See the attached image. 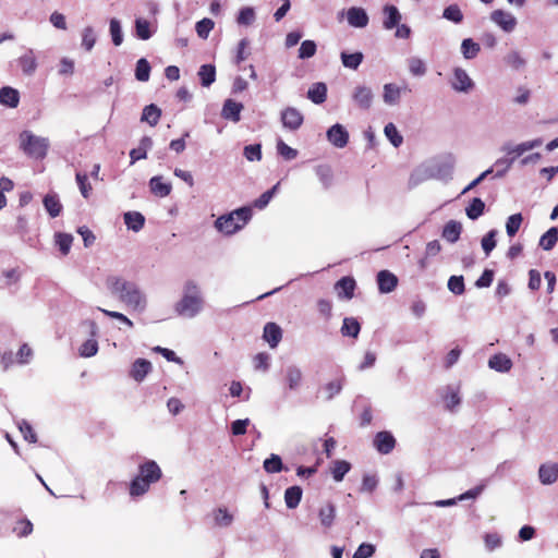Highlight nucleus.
Segmentation results:
<instances>
[{
	"mask_svg": "<svg viewBox=\"0 0 558 558\" xmlns=\"http://www.w3.org/2000/svg\"><path fill=\"white\" fill-rule=\"evenodd\" d=\"M107 286L112 294L117 295L121 302L133 311L142 313L145 310V295L134 282L111 276L107 279Z\"/></svg>",
	"mask_w": 558,
	"mask_h": 558,
	"instance_id": "f257e3e1",
	"label": "nucleus"
},
{
	"mask_svg": "<svg viewBox=\"0 0 558 558\" xmlns=\"http://www.w3.org/2000/svg\"><path fill=\"white\" fill-rule=\"evenodd\" d=\"M162 476L161 469L154 460H147L138 466V474L130 483V495L140 497L149 490L151 484Z\"/></svg>",
	"mask_w": 558,
	"mask_h": 558,
	"instance_id": "f03ea898",
	"label": "nucleus"
},
{
	"mask_svg": "<svg viewBox=\"0 0 558 558\" xmlns=\"http://www.w3.org/2000/svg\"><path fill=\"white\" fill-rule=\"evenodd\" d=\"M252 218V208L244 206L238 208L230 214L220 216L215 221V227L218 231L232 235L241 230Z\"/></svg>",
	"mask_w": 558,
	"mask_h": 558,
	"instance_id": "7ed1b4c3",
	"label": "nucleus"
},
{
	"mask_svg": "<svg viewBox=\"0 0 558 558\" xmlns=\"http://www.w3.org/2000/svg\"><path fill=\"white\" fill-rule=\"evenodd\" d=\"M202 303L197 286L189 281L185 284L183 298L175 305V311L181 316L193 317L201 311Z\"/></svg>",
	"mask_w": 558,
	"mask_h": 558,
	"instance_id": "20e7f679",
	"label": "nucleus"
},
{
	"mask_svg": "<svg viewBox=\"0 0 558 558\" xmlns=\"http://www.w3.org/2000/svg\"><path fill=\"white\" fill-rule=\"evenodd\" d=\"M20 147L31 158L44 159L47 155L49 143L45 137L36 136L29 131L20 134Z\"/></svg>",
	"mask_w": 558,
	"mask_h": 558,
	"instance_id": "39448f33",
	"label": "nucleus"
},
{
	"mask_svg": "<svg viewBox=\"0 0 558 558\" xmlns=\"http://www.w3.org/2000/svg\"><path fill=\"white\" fill-rule=\"evenodd\" d=\"M304 121L303 114L294 107H287L281 112V122L290 131L299 130Z\"/></svg>",
	"mask_w": 558,
	"mask_h": 558,
	"instance_id": "423d86ee",
	"label": "nucleus"
},
{
	"mask_svg": "<svg viewBox=\"0 0 558 558\" xmlns=\"http://www.w3.org/2000/svg\"><path fill=\"white\" fill-rule=\"evenodd\" d=\"M327 138L335 147L343 148L349 142V133L343 125L337 123L327 131Z\"/></svg>",
	"mask_w": 558,
	"mask_h": 558,
	"instance_id": "0eeeda50",
	"label": "nucleus"
},
{
	"mask_svg": "<svg viewBox=\"0 0 558 558\" xmlns=\"http://www.w3.org/2000/svg\"><path fill=\"white\" fill-rule=\"evenodd\" d=\"M490 19L493 22H495L498 26H500L505 32H512L517 25L515 17L509 13L505 12L502 10H495L490 14Z\"/></svg>",
	"mask_w": 558,
	"mask_h": 558,
	"instance_id": "6e6552de",
	"label": "nucleus"
},
{
	"mask_svg": "<svg viewBox=\"0 0 558 558\" xmlns=\"http://www.w3.org/2000/svg\"><path fill=\"white\" fill-rule=\"evenodd\" d=\"M355 288L356 282L352 277H342L335 283V290L339 299L351 300Z\"/></svg>",
	"mask_w": 558,
	"mask_h": 558,
	"instance_id": "1a4fd4ad",
	"label": "nucleus"
},
{
	"mask_svg": "<svg viewBox=\"0 0 558 558\" xmlns=\"http://www.w3.org/2000/svg\"><path fill=\"white\" fill-rule=\"evenodd\" d=\"M375 448L383 454L391 452L396 446V439L389 432H379L374 438Z\"/></svg>",
	"mask_w": 558,
	"mask_h": 558,
	"instance_id": "9d476101",
	"label": "nucleus"
},
{
	"mask_svg": "<svg viewBox=\"0 0 558 558\" xmlns=\"http://www.w3.org/2000/svg\"><path fill=\"white\" fill-rule=\"evenodd\" d=\"M373 92L367 86H356L353 93V100L359 106V108L363 110H367L371 108L373 102Z\"/></svg>",
	"mask_w": 558,
	"mask_h": 558,
	"instance_id": "9b49d317",
	"label": "nucleus"
},
{
	"mask_svg": "<svg viewBox=\"0 0 558 558\" xmlns=\"http://www.w3.org/2000/svg\"><path fill=\"white\" fill-rule=\"evenodd\" d=\"M377 283L381 293H389L396 289L398 278L389 270H380L377 274Z\"/></svg>",
	"mask_w": 558,
	"mask_h": 558,
	"instance_id": "f8f14e48",
	"label": "nucleus"
},
{
	"mask_svg": "<svg viewBox=\"0 0 558 558\" xmlns=\"http://www.w3.org/2000/svg\"><path fill=\"white\" fill-rule=\"evenodd\" d=\"M16 62L25 75L34 74L37 69V58L32 49L26 50Z\"/></svg>",
	"mask_w": 558,
	"mask_h": 558,
	"instance_id": "ddd939ff",
	"label": "nucleus"
},
{
	"mask_svg": "<svg viewBox=\"0 0 558 558\" xmlns=\"http://www.w3.org/2000/svg\"><path fill=\"white\" fill-rule=\"evenodd\" d=\"M348 23L353 27L363 28L368 24V15L362 8L352 7L347 12Z\"/></svg>",
	"mask_w": 558,
	"mask_h": 558,
	"instance_id": "4468645a",
	"label": "nucleus"
},
{
	"mask_svg": "<svg viewBox=\"0 0 558 558\" xmlns=\"http://www.w3.org/2000/svg\"><path fill=\"white\" fill-rule=\"evenodd\" d=\"M242 110L243 105L241 102H236L233 99H227L223 104L221 116L227 120L239 122Z\"/></svg>",
	"mask_w": 558,
	"mask_h": 558,
	"instance_id": "2eb2a0df",
	"label": "nucleus"
},
{
	"mask_svg": "<svg viewBox=\"0 0 558 558\" xmlns=\"http://www.w3.org/2000/svg\"><path fill=\"white\" fill-rule=\"evenodd\" d=\"M385 14V20L383 22V26L385 29H392L400 24L402 19L397 7L392 4H386L383 9Z\"/></svg>",
	"mask_w": 558,
	"mask_h": 558,
	"instance_id": "dca6fc26",
	"label": "nucleus"
},
{
	"mask_svg": "<svg viewBox=\"0 0 558 558\" xmlns=\"http://www.w3.org/2000/svg\"><path fill=\"white\" fill-rule=\"evenodd\" d=\"M539 481L544 485H549L558 480V464L557 463H545L539 466L538 470Z\"/></svg>",
	"mask_w": 558,
	"mask_h": 558,
	"instance_id": "f3484780",
	"label": "nucleus"
},
{
	"mask_svg": "<svg viewBox=\"0 0 558 558\" xmlns=\"http://www.w3.org/2000/svg\"><path fill=\"white\" fill-rule=\"evenodd\" d=\"M151 371V363L145 359H137L130 371V376L141 383L146 375Z\"/></svg>",
	"mask_w": 558,
	"mask_h": 558,
	"instance_id": "a211bd4d",
	"label": "nucleus"
},
{
	"mask_svg": "<svg viewBox=\"0 0 558 558\" xmlns=\"http://www.w3.org/2000/svg\"><path fill=\"white\" fill-rule=\"evenodd\" d=\"M318 518L322 526L330 529L336 519V507L332 502L328 501L323 505L318 510Z\"/></svg>",
	"mask_w": 558,
	"mask_h": 558,
	"instance_id": "6ab92c4d",
	"label": "nucleus"
},
{
	"mask_svg": "<svg viewBox=\"0 0 558 558\" xmlns=\"http://www.w3.org/2000/svg\"><path fill=\"white\" fill-rule=\"evenodd\" d=\"M282 330L276 323H267L264 327V339L271 348H276L281 341Z\"/></svg>",
	"mask_w": 558,
	"mask_h": 558,
	"instance_id": "aec40b11",
	"label": "nucleus"
},
{
	"mask_svg": "<svg viewBox=\"0 0 558 558\" xmlns=\"http://www.w3.org/2000/svg\"><path fill=\"white\" fill-rule=\"evenodd\" d=\"M150 192L158 197H166L171 193L170 183L163 182L162 177L156 175L149 180Z\"/></svg>",
	"mask_w": 558,
	"mask_h": 558,
	"instance_id": "412c9836",
	"label": "nucleus"
},
{
	"mask_svg": "<svg viewBox=\"0 0 558 558\" xmlns=\"http://www.w3.org/2000/svg\"><path fill=\"white\" fill-rule=\"evenodd\" d=\"M20 102V94L15 88L5 86L0 88V104L10 108H16Z\"/></svg>",
	"mask_w": 558,
	"mask_h": 558,
	"instance_id": "4be33fe9",
	"label": "nucleus"
},
{
	"mask_svg": "<svg viewBox=\"0 0 558 558\" xmlns=\"http://www.w3.org/2000/svg\"><path fill=\"white\" fill-rule=\"evenodd\" d=\"M303 490L300 486L288 487L284 492V502L287 508L295 509L301 502Z\"/></svg>",
	"mask_w": 558,
	"mask_h": 558,
	"instance_id": "5701e85b",
	"label": "nucleus"
},
{
	"mask_svg": "<svg viewBox=\"0 0 558 558\" xmlns=\"http://www.w3.org/2000/svg\"><path fill=\"white\" fill-rule=\"evenodd\" d=\"M488 365L497 372H508L512 367V362L506 354L498 353L489 359Z\"/></svg>",
	"mask_w": 558,
	"mask_h": 558,
	"instance_id": "b1692460",
	"label": "nucleus"
},
{
	"mask_svg": "<svg viewBox=\"0 0 558 558\" xmlns=\"http://www.w3.org/2000/svg\"><path fill=\"white\" fill-rule=\"evenodd\" d=\"M462 231V226L456 220H450L446 223L442 230V238L450 243H454L459 240Z\"/></svg>",
	"mask_w": 558,
	"mask_h": 558,
	"instance_id": "393cba45",
	"label": "nucleus"
},
{
	"mask_svg": "<svg viewBox=\"0 0 558 558\" xmlns=\"http://www.w3.org/2000/svg\"><path fill=\"white\" fill-rule=\"evenodd\" d=\"M124 223L129 229L137 232L143 229L145 217L138 211H128L124 214Z\"/></svg>",
	"mask_w": 558,
	"mask_h": 558,
	"instance_id": "a878e982",
	"label": "nucleus"
},
{
	"mask_svg": "<svg viewBox=\"0 0 558 558\" xmlns=\"http://www.w3.org/2000/svg\"><path fill=\"white\" fill-rule=\"evenodd\" d=\"M307 97L317 105L323 104L327 98V86L325 83H315L307 92Z\"/></svg>",
	"mask_w": 558,
	"mask_h": 558,
	"instance_id": "bb28decb",
	"label": "nucleus"
},
{
	"mask_svg": "<svg viewBox=\"0 0 558 558\" xmlns=\"http://www.w3.org/2000/svg\"><path fill=\"white\" fill-rule=\"evenodd\" d=\"M43 203L46 210L52 218H56L61 214L62 205L59 201V197L56 194H47L44 197Z\"/></svg>",
	"mask_w": 558,
	"mask_h": 558,
	"instance_id": "cd10ccee",
	"label": "nucleus"
},
{
	"mask_svg": "<svg viewBox=\"0 0 558 558\" xmlns=\"http://www.w3.org/2000/svg\"><path fill=\"white\" fill-rule=\"evenodd\" d=\"M361 331V325L354 317H345L341 326V333L344 337L357 338Z\"/></svg>",
	"mask_w": 558,
	"mask_h": 558,
	"instance_id": "c85d7f7f",
	"label": "nucleus"
},
{
	"mask_svg": "<svg viewBox=\"0 0 558 558\" xmlns=\"http://www.w3.org/2000/svg\"><path fill=\"white\" fill-rule=\"evenodd\" d=\"M201 84L204 87L210 86L216 80V68L213 64H203L198 70Z\"/></svg>",
	"mask_w": 558,
	"mask_h": 558,
	"instance_id": "c756f323",
	"label": "nucleus"
},
{
	"mask_svg": "<svg viewBox=\"0 0 558 558\" xmlns=\"http://www.w3.org/2000/svg\"><path fill=\"white\" fill-rule=\"evenodd\" d=\"M452 86L457 90L465 92L472 86V81L464 70L456 69Z\"/></svg>",
	"mask_w": 558,
	"mask_h": 558,
	"instance_id": "7c9ffc66",
	"label": "nucleus"
},
{
	"mask_svg": "<svg viewBox=\"0 0 558 558\" xmlns=\"http://www.w3.org/2000/svg\"><path fill=\"white\" fill-rule=\"evenodd\" d=\"M161 116V110L154 104L146 106L143 109L142 121H146L150 126L158 124Z\"/></svg>",
	"mask_w": 558,
	"mask_h": 558,
	"instance_id": "2f4dec72",
	"label": "nucleus"
},
{
	"mask_svg": "<svg viewBox=\"0 0 558 558\" xmlns=\"http://www.w3.org/2000/svg\"><path fill=\"white\" fill-rule=\"evenodd\" d=\"M401 96V89L396 84L388 83L384 85V101L388 105L398 104Z\"/></svg>",
	"mask_w": 558,
	"mask_h": 558,
	"instance_id": "473e14b6",
	"label": "nucleus"
},
{
	"mask_svg": "<svg viewBox=\"0 0 558 558\" xmlns=\"http://www.w3.org/2000/svg\"><path fill=\"white\" fill-rule=\"evenodd\" d=\"M558 241V228L551 227L548 229L539 240V246L545 251H550Z\"/></svg>",
	"mask_w": 558,
	"mask_h": 558,
	"instance_id": "72a5a7b5",
	"label": "nucleus"
},
{
	"mask_svg": "<svg viewBox=\"0 0 558 558\" xmlns=\"http://www.w3.org/2000/svg\"><path fill=\"white\" fill-rule=\"evenodd\" d=\"M484 210L485 203L478 197H474L470 205L465 208L466 216L472 220H476L480 216H482Z\"/></svg>",
	"mask_w": 558,
	"mask_h": 558,
	"instance_id": "f704fd0d",
	"label": "nucleus"
},
{
	"mask_svg": "<svg viewBox=\"0 0 558 558\" xmlns=\"http://www.w3.org/2000/svg\"><path fill=\"white\" fill-rule=\"evenodd\" d=\"M215 524L218 526H229L233 521V515L225 507H219L213 512Z\"/></svg>",
	"mask_w": 558,
	"mask_h": 558,
	"instance_id": "c9c22d12",
	"label": "nucleus"
},
{
	"mask_svg": "<svg viewBox=\"0 0 558 558\" xmlns=\"http://www.w3.org/2000/svg\"><path fill=\"white\" fill-rule=\"evenodd\" d=\"M345 378L343 376L327 383L323 389L326 392V400H331L335 396L342 390Z\"/></svg>",
	"mask_w": 558,
	"mask_h": 558,
	"instance_id": "e433bc0d",
	"label": "nucleus"
},
{
	"mask_svg": "<svg viewBox=\"0 0 558 558\" xmlns=\"http://www.w3.org/2000/svg\"><path fill=\"white\" fill-rule=\"evenodd\" d=\"M303 375L300 368L295 366H290L287 368L286 372V379L289 386V389L294 390L296 389L301 381H302Z\"/></svg>",
	"mask_w": 558,
	"mask_h": 558,
	"instance_id": "4c0bfd02",
	"label": "nucleus"
},
{
	"mask_svg": "<svg viewBox=\"0 0 558 558\" xmlns=\"http://www.w3.org/2000/svg\"><path fill=\"white\" fill-rule=\"evenodd\" d=\"M351 470V464L345 460H337L331 468V474L336 482H341L344 475Z\"/></svg>",
	"mask_w": 558,
	"mask_h": 558,
	"instance_id": "58836bf2",
	"label": "nucleus"
},
{
	"mask_svg": "<svg viewBox=\"0 0 558 558\" xmlns=\"http://www.w3.org/2000/svg\"><path fill=\"white\" fill-rule=\"evenodd\" d=\"M363 58H364V56L362 52H354V53L342 52L341 53V61H342L343 66L352 69V70H356L360 66V64L363 61Z\"/></svg>",
	"mask_w": 558,
	"mask_h": 558,
	"instance_id": "ea45409f",
	"label": "nucleus"
},
{
	"mask_svg": "<svg viewBox=\"0 0 558 558\" xmlns=\"http://www.w3.org/2000/svg\"><path fill=\"white\" fill-rule=\"evenodd\" d=\"M150 75V64L145 58H141L136 62L135 77L140 82H147Z\"/></svg>",
	"mask_w": 558,
	"mask_h": 558,
	"instance_id": "a19ab883",
	"label": "nucleus"
},
{
	"mask_svg": "<svg viewBox=\"0 0 558 558\" xmlns=\"http://www.w3.org/2000/svg\"><path fill=\"white\" fill-rule=\"evenodd\" d=\"M461 50L465 59H473L477 56L481 48L480 45L471 38L463 39L461 44Z\"/></svg>",
	"mask_w": 558,
	"mask_h": 558,
	"instance_id": "79ce46f5",
	"label": "nucleus"
},
{
	"mask_svg": "<svg viewBox=\"0 0 558 558\" xmlns=\"http://www.w3.org/2000/svg\"><path fill=\"white\" fill-rule=\"evenodd\" d=\"M75 180L78 185L80 192L84 198H88L92 194L93 186L88 181V177L86 173L76 172Z\"/></svg>",
	"mask_w": 558,
	"mask_h": 558,
	"instance_id": "37998d69",
	"label": "nucleus"
},
{
	"mask_svg": "<svg viewBox=\"0 0 558 558\" xmlns=\"http://www.w3.org/2000/svg\"><path fill=\"white\" fill-rule=\"evenodd\" d=\"M263 466L267 473H278L283 470L281 458L275 453L264 461Z\"/></svg>",
	"mask_w": 558,
	"mask_h": 558,
	"instance_id": "c03bdc74",
	"label": "nucleus"
},
{
	"mask_svg": "<svg viewBox=\"0 0 558 558\" xmlns=\"http://www.w3.org/2000/svg\"><path fill=\"white\" fill-rule=\"evenodd\" d=\"M141 147L134 148L130 151L131 163H134L140 159L146 158V147L151 145V140L149 137H143L141 141Z\"/></svg>",
	"mask_w": 558,
	"mask_h": 558,
	"instance_id": "a18cd8bd",
	"label": "nucleus"
},
{
	"mask_svg": "<svg viewBox=\"0 0 558 558\" xmlns=\"http://www.w3.org/2000/svg\"><path fill=\"white\" fill-rule=\"evenodd\" d=\"M523 221V217L521 214H513L511 215L506 222V231L507 234L512 238L517 234L519 231L521 223Z\"/></svg>",
	"mask_w": 558,
	"mask_h": 558,
	"instance_id": "49530a36",
	"label": "nucleus"
},
{
	"mask_svg": "<svg viewBox=\"0 0 558 558\" xmlns=\"http://www.w3.org/2000/svg\"><path fill=\"white\" fill-rule=\"evenodd\" d=\"M384 132L395 147H399L402 144L403 137L399 134L393 123L386 124Z\"/></svg>",
	"mask_w": 558,
	"mask_h": 558,
	"instance_id": "de8ad7c7",
	"label": "nucleus"
},
{
	"mask_svg": "<svg viewBox=\"0 0 558 558\" xmlns=\"http://www.w3.org/2000/svg\"><path fill=\"white\" fill-rule=\"evenodd\" d=\"M13 532L19 537H26L33 532V523L26 518L21 519L16 522L15 526L13 527Z\"/></svg>",
	"mask_w": 558,
	"mask_h": 558,
	"instance_id": "09e8293b",
	"label": "nucleus"
},
{
	"mask_svg": "<svg viewBox=\"0 0 558 558\" xmlns=\"http://www.w3.org/2000/svg\"><path fill=\"white\" fill-rule=\"evenodd\" d=\"M409 70L414 76H422L426 73V64L425 62L416 57H412L408 61Z\"/></svg>",
	"mask_w": 558,
	"mask_h": 558,
	"instance_id": "8fccbe9b",
	"label": "nucleus"
},
{
	"mask_svg": "<svg viewBox=\"0 0 558 558\" xmlns=\"http://www.w3.org/2000/svg\"><path fill=\"white\" fill-rule=\"evenodd\" d=\"M73 242V236L68 233H58L56 235V243L63 255H68Z\"/></svg>",
	"mask_w": 558,
	"mask_h": 558,
	"instance_id": "3c124183",
	"label": "nucleus"
},
{
	"mask_svg": "<svg viewBox=\"0 0 558 558\" xmlns=\"http://www.w3.org/2000/svg\"><path fill=\"white\" fill-rule=\"evenodd\" d=\"M541 145H542V140H539V138H536L533 141H527V142L517 145L513 149L508 150V154H514V157L521 156L523 153L531 150L535 147H538Z\"/></svg>",
	"mask_w": 558,
	"mask_h": 558,
	"instance_id": "603ef678",
	"label": "nucleus"
},
{
	"mask_svg": "<svg viewBox=\"0 0 558 558\" xmlns=\"http://www.w3.org/2000/svg\"><path fill=\"white\" fill-rule=\"evenodd\" d=\"M497 230L488 231L482 239V247L486 256H489L492 251L496 247Z\"/></svg>",
	"mask_w": 558,
	"mask_h": 558,
	"instance_id": "864d4df0",
	"label": "nucleus"
},
{
	"mask_svg": "<svg viewBox=\"0 0 558 558\" xmlns=\"http://www.w3.org/2000/svg\"><path fill=\"white\" fill-rule=\"evenodd\" d=\"M317 50V46L313 40H304L299 48V58L308 59L312 58Z\"/></svg>",
	"mask_w": 558,
	"mask_h": 558,
	"instance_id": "5fc2aeb1",
	"label": "nucleus"
},
{
	"mask_svg": "<svg viewBox=\"0 0 558 558\" xmlns=\"http://www.w3.org/2000/svg\"><path fill=\"white\" fill-rule=\"evenodd\" d=\"M96 43V35L94 28L92 26H87L83 29L82 34V46L90 51Z\"/></svg>",
	"mask_w": 558,
	"mask_h": 558,
	"instance_id": "6e6d98bb",
	"label": "nucleus"
},
{
	"mask_svg": "<svg viewBox=\"0 0 558 558\" xmlns=\"http://www.w3.org/2000/svg\"><path fill=\"white\" fill-rule=\"evenodd\" d=\"M442 15L445 19L452 21L453 23H457V24L461 23L463 20V14L457 4H451V5L447 7L444 10Z\"/></svg>",
	"mask_w": 558,
	"mask_h": 558,
	"instance_id": "4d7b16f0",
	"label": "nucleus"
},
{
	"mask_svg": "<svg viewBox=\"0 0 558 558\" xmlns=\"http://www.w3.org/2000/svg\"><path fill=\"white\" fill-rule=\"evenodd\" d=\"M135 31L138 38L147 40L150 38L149 22L144 19H137L135 22Z\"/></svg>",
	"mask_w": 558,
	"mask_h": 558,
	"instance_id": "13d9d810",
	"label": "nucleus"
},
{
	"mask_svg": "<svg viewBox=\"0 0 558 558\" xmlns=\"http://www.w3.org/2000/svg\"><path fill=\"white\" fill-rule=\"evenodd\" d=\"M98 351V343L95 339H88L80 347V354L84 357L94 356Z\"/></svg>",
	"mask_w": 558,
	"mask_h": 558,
	"instance_id": "bf43d9fd",
	"label": "nucleus"
},
{
	"mask_svg": "<svg viewBox=\"0 0 558 558\" xmlns=\"http://www.w3.org/2000/svg\"><path fill=\"white\" fill-rule=\"evenodd\" d=\"M215 23L210 19H203L196 23V33L201 38H207Z\"/></svg>",
	"mask_w": 558,
	"mask_h": 558,
	"instance_id": "052dcab7",
	"label": "nucleus"
},
{
	"mask_svg": "<svg viewBox=\"0 0 558 558\" xmlns=\"http://www.w3.org/2000/svg\"><path fill=\"white\" fill-rule=\"evenodd\" d=\"M19 428L26 441L31 444H35L37 441V435L34 432L32 425L27 421H21V423L19 424Z\"/></svg>",
	"mask_w": 558,
	"mask_h": 558,
	"instance_id": "680f3d73",
	"label": "nucleus"
},
{
	"mask_svg": "<svg viewBox=\"0 0 558 558\" xmlns=\"http://www.w3.org/2000/svg\"><path fill=\"white\" fill-rule=\"evenodd\" d=\"M110 34L114 46H120L123 40L120 22L117 19L110 21Z\"/></svg>",
	"mask_w": 558,
	"mask_h": 558,
	"instance_id": "e2e57ef3",
	"label": "nucleus"
},
{
	"mask_svg": "<svg viewBox=\"0 0 558 558\" xmlns=\"http://www.w3.org/2000/svg\"><path fill=\"white\" fill-rule=\"evenodd\" d=\"M250 41L246 38H243L238 44L236 54H235V64L240 65L244 60L247 59L250 52L247 51Z\"/></svg>",
	"mask_w": 558,
	"mask_h": 558,
	"instance_id": "0e129e2a",
	"label": "nucleus"
},
{
	"mask_svg": "<svg viewBox=\"0 0 558 558\" xmlns=\"http://www.w3.org/2000/svg\"><path fill=\"white\" fill-rule=\"evenodd\" d=\"M448 289L454 294L464 292V279L462 276H451L448 280Z\"/></svg>",
	"mask_w": 558,
	"mask_h": 558,
	"instance_id": "69168bd1",
	"label": "nucleus"
},
{
	"mask_svg": "<svg viewBox=\"0 0 558 558\" xmlns=\"http://www.w3.org/2000/svg\"><path fill=\"white\" fill-rule=\"evenodd\" d=\"M506 63L512 69H520L525 64L524 59L520 56L518 51H511L505 58Z\"/></svg>",
	"mask_w": 558,
	"mask_h": 558,
	"instance_id": "338daca9",
	"label": "nucleus"
},
{
	"mask_svg": "<svg viewBox=\"0 0 558 558\" xmlns=\"http://www.w3.org/2000/svg\"><path fill=\"white\" fill-rule=\"evenodd\" d=\"M375 553V547L372 544L363 543L359 546L353 555V558H368Z\"/></svg>",
	"mask_w": 558,
	"mask_h": 558,
	"instance_id": "774afa93",
	"label": "nucleus"
}]
</instances>
